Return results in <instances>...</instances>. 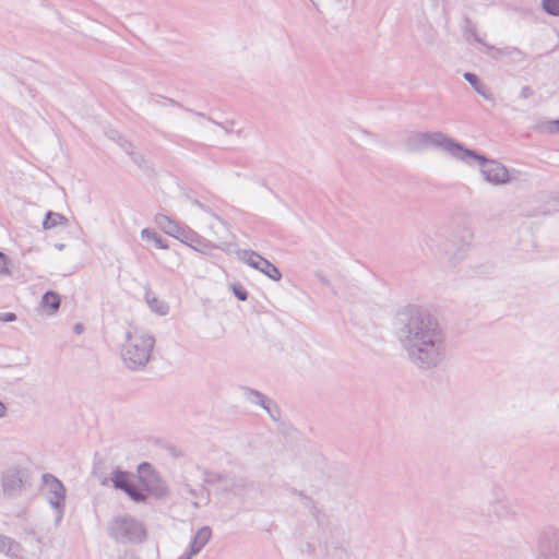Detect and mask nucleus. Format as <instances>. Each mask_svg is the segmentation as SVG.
<instances>
[{
    "instance_id": "39448f33",
    "label": "nucleus",
    "mask_w": 559,
    "mask_h": 559,
    "mask_svg": "<svg viewBox=\"0 0 559 559\" xmlns=\"http://www.w3.org/2000/svg\"><path fill=\"white\" fill-rule=\"evenodd\" d=\"M210 538L211 530L209 527H202L199 530L191 546L192 552L197 554L200 551V549L210 540Z\"/></svg>"
},
{
    "instance_id": "f8f14e48",
    "label": "nucleus",
    "mask_w": 559,
    "mask_h": 559,
    "mask_svg": "<svg viewBox=\"0 0 559 559\" xmlns=\"http://www.w3.org/2000/svg\"><path fill=\"white\" fill-rule=\"evenodd\" d=\"M465 79L475 87V90L478 93L485 94V91L483 90V86L479 84L478 79L475 74L465 73Z\"/></svg>"
},
{
    "instance_id": "ddd939ff",
    "label": "nucleus",
    "mask_w": 559,
    "mask_h": 559,
    "mask_svg": "<svg viewBox=\"0 0 559 559\" xmlns=\"http://www.w3.org/2000/svg\"><path fill=\"white\" fill-rule=\"evenodd\" d=\"M264 274L267 275L270 278H272L274 281H278L281 278L280 271L272 263L267 266V269L265 270Z\"/></svg>"
},
{
    "instance_id": "2eb2a0df",
    "label": "nucleus",
    "mask_w": 559,
    "mask_h": 559,
    "mask_svg": "<svg viewBox=\"0 0 559 559\" xmlns=\"http://www.w3.org/2000/svg\"><path fill=\"white\" fill-rule=\"evenodd\" d=\"M8 272V260L4 254L0 252V274H5Z\"/></svg>"
},
{
    "instance_id": "f03ea898",
    "label": "nucleus",
    "mask_w": 559,
    "mask_h": 559,
    "mask_svg": "<svg viewBox=\"0 0 559 559\" xmlns=\"http://www.w3.org/2000/svg\"><path fill=\"white\" fill-rule=\"evenodd\" d=\"M432 141L437 145L445 147L447 150H449L453 154L459 155L462 158H464L465 156L475 157V155L472 152L462 151L461 147L453 144L449 139L441 134H436ZM476 158L481 162V171L488 181L493 183H503L508 181V171L502 165L495 160H485L480 156H476Z\"/></svg>"
},
{
    "instance_id": "423d86ee",
    "label": "nucleus",
    "mask_w": 559,
    "mask_h": 559,
    "mask_svg": "<svg viewBox=\"0 0 559 559\" xmlns=\"http://www.w3.org/2000/svg\"><path fill=\"white\" fill-rule=\"evenodd\" d=\"M436 326L432 322H428L427 330L421 333H416V338L420 340L424 345H430L433 346V341L431 340V336L436 335Z\"/></svg>"
},
{
    "instance_id": "20e7f679",
    "label": "nucleus",
    "mask_w": 559,
    "mask_h": 559,
    "mask_svg": "<svg viewBox=\"0 0 559 559\" xmlns=\"http://www.w3.org/2000/svg\"><path fill=\"white\" fill-rule=\"evenodd\" d=\"M44 484L47 490L52 495L50 498L51 504L59 508L64 501V488L62 484L50 475L44 477Z\"/></svg>"
},
{
    "instance_id": "a211bd4d",
    "label": "nucleus",
    "mask_w": 559,
    "mask_h": 559,
    "mask_svg": "<svg viewBox=\"0 0 559 559\" xmlns=\"http://www.w3.org/2000/svg\"><path fill=\"white\" fill-rule=\"evenodd\" d=\"M550 131H559V120L551 122Z\"/></svg>"
},
{
    "instance_id": "aec40b11",
    "label": "nucleus",
    "mask_w": 559,
    "mask_h": 559,
    "mask_svg": "<svg viewBox=\"0 0 559 559\" xmlns=\"http://www.w3.org/2000/svg\"><path fill=\"white\" fill-rule=\"evenodd\" d=\"M4 542H5V538L0 537V547H2V546H3Z\"/></svg>"
},
{
    "instance_id": "5701e85b",
    "label": "nucleus",
    "mask_w": 559,
    "mask_h": 559,
    "mask_svg": "<svg viewBox=\"0 0 559 559\" xmlns=\"http://www.w3.org/2000/svg\"><path fill=\"white\" fill-rule=\"evenodd\" d=\"M179 559H190V557L186 556V557H180Z\"/></svg>"
},
{
    "instance_id": "dca6fc26",
    "label": "nucleus",
    "mask_w": 559,
    "mask_h": 559,
    "mask_svg": "<svg viewBox=\"0 0 559 559\" xmlns=\"http://www.w3.org/2000/svg\"><path fill=\"white\" fill-rule=\"evenodd\" d=\"M270 264L271 263L267 260L262 258V260H261V262H260V264H259V266L257 269L264 273Z\"/></svg>"
},
{
    "instance_id": "f257e3e1",
    "label": "nucleus",
    "mask_w": 559,
    "mask_h": 559,
    "mask_svg": "<svg viewBox=\"0 0 559 559\" xmlns=\"http://www.w3.org/2000/svg\"><path fill=\"white\" fill-rule=\"evenodd\" d=\"M154 346L152 336L135 329L128 334V344L123 354V359L130 368H136L148 361L150 354Z\"/></svg>"
},
{
    "instance_id": "6ab92c4d",
    "label": "nucleus",
    "mask_w": 559,
    "mask_h": 559,
    "mask_svg": "<svg viewBox=\"0 0 559 559\" xmlns=\"http://www.w3.org/2000/svg\"><path fill=\"white\" fill-rule=\"evenodd\" d=\"M4 411H5V407L4 405L0 402V416H2L4 414Z\"/></svg>"
},
{
    "instance_id": "f3484780",
    "label": "nucleus",
    "mask_w": 559,
    "mask_h": 559,
    "mask_svg": "<svg viewBox=\"0 0 559 559\" xmlns=\"http://www.w3.org/2000/svg\"><path fill=\"white\" fill-rule=\"evenodd\" d=\"M235 294L236 296L240 299V300H246L247 299V294L245 290L242 289H238V288H235Z\"/></svg>"
},
{
    "instance_id": "4468645a",
    "label": "nucleus",
    "mask_w": 559,
    "mask_h": 559,
    "mask_svg": "<svg viewBox=\"0 0 559 559\" xmlns=\"http://www.w3.org/2000/svg\"><path fill=\"white\" fill-rule=\"evenodd\" d=\"M182 241L187 242L190 247L198 248L197 243H199V240L195 239V236L193 234H188L185 236V239Z\"/></svg>"
},
{
    "instance_id": "1a4fd4ad",
    "label": "nucleus",
    "mask_w": 559,
    "mask_h": 559,
    "mask_svg": "<svg viewBox=\"0 0 559 559\" xmlns=\"http://www.w3.org/2000/svg\"><path fill=\"white\" fill-rule=\"evenodd\" d=\"M241 259L250 266L257 269L262 260V257L250 251L242 252Z\"/></svg>"
},
{
    "instance_id": "412c9836",
    "label": "nucleus",
    "mask_w": 559,
    "mask_h": 559,
    "mask_svg": "<svg viewBox=\"0 0 559 559\" xmlns=\"http://www.w3.org/2000/svg\"><path fill=\"white\" fill-rule=\"evenodd\" d=\"M14 318H15L14 314H10L5 320H10L11 321V320H14Z\"/></svg>"
},
{
    "instance_id": "9b49d317",
    "label": "nucleus",
    "mask_w": 559,
    "mask_h": 559,
    "mask_svg": "<svg viewBox=\"0 0 559 559\" xmlns=\"http://www.w3.org/2000/svg\"><path fill=\"white\" fill-rule=\"evenodd\" d=\"M544 8L548 13L559 15V0H544Z\"/></svg>"
},
{
    "instance_id": "7ed1b4c3",
    "label": "nucleus",
    "mask_w": 559,
    "mask_h": 559,
    "mask_svg": "<svg viewBox=\"0 0 559 559\" xmlns=\"http://www.w3.org/2000/svg\"><path fill=\"white\" fill-rule=\"evenodd\" d=\"M140 487L131 484L126 473L117 472L112 477V481L117 488L123 489L132 499L143 500L147 493L153 490L156 477L148 464H142L139 467Z\"/></svg>"
},
{
    "instance_id": "6e6552de",
    "label": "nucleus",
    "mask_w": 559,
    "mask_h": 559,
    "mask_svg": "<svg viewBox=\"0 0 559 559\" xmlns=\"http://www.w3.org/2000/svg\"><path fill=\"white\" fill-rule=\"evenodd\" d=\"M142 237L152 240L155 246L159 249H166L167 245L164 242V240L158 236L156 233L150 230V229H143L142 230Z\"/></svg>"
},
{
    "instance_id": "4be33fe9",
    "label": "nucleus",
    "mask_w": 559,
    "mask_h": 559,
    "mask_svg": "<svg viewBox=\"0 0 559 559\" xmlns=\"http://www.w3.org/2000/svg\"><path fill=\"white\" fill-rule=\"evenodd\" d=\"M76 331L81 332V326L80 325L76 326Z\"/></svg>"
},
{
    "instance_id": "0eeeda50",
    "label": "nucleus",
    "mask_w": 559,
    "mask_h": 559,
    "mask_svg": "<svg viewBox=\"0 0 559 559\" xmlns=\"http://www.w3.org/2000/svg\"><path fill=\"white\" fill-rule=\"evenodd\" d=\"M43 305L52 311H56L60 306V297L53 292H48L43 298Z\"/></svg>"
},
{
    "instance_id": "9d476101",
    "label": "nucleus",
    "mask_w": 559,
    "mask_h": 559,
    "mask_svg": "<svg viewBox=\"0 0 559 559\" xmlns=\"http://www.w3.org/2000/svg\"><path fill=\"white\" fill-rule=\"evenodd\" d=\"M63 221V217L60 214L57 213H48L46 216V219L44 221V227L45 228H51L57 226Z\"/></svg>"
}]
</instances>
